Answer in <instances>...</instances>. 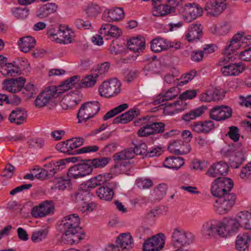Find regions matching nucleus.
Masks as SVG:
<instances>
[{
	"label": "nucleus",
	"instance_id": "nucleus-48",
	"mask_svg": "<svg viewBox=\"0 0 251 251\" xmlns=\"http://www.w3.org/2000/svg\"><path fill=\"white\" fill-rule=\"evenodd\" d=\"M43 168L48 171L52 170L53 173V176L56 173H57L58 171L60 169H62L59 160L57 161H52L48 164H46L44 165V168Z\"/></svg>",
	"mask_w": 251,
	"mask_h": 251
},
{
	"label": "nucleus",
	"instance_id": "nucleus-21",
	"mask_svg": "<svg viewBox=\"0 0 251 251\" xmlns=\"http://www.w3.org/2000/svg\"><path fill=\"white\" fill-rule=\"evenodd\" d=\"M27 117L26 111L23 108L19 107L16 108L11 112L9 120L11 123L21 125L26 121Z\"/></svg>",
	"mask_w": 251,
	"mask_h": 251
},
{
	"label": "nucleus",
	"instance_id": "nucleus-44",
	"mask_svg": "<svg viewBox=\"0 0 251 251\" xmlns=\"http://www.w3.org/2000/svg\"><path fill=\"white\" fill-rule=\"evenodd\" d=\"M153 15L154 16H163L171 11V7L168 4H159L153 6Z\"/></svg>",
	"mask_w": 251,
	"mask_h": 251
},
{
	"label": "nucleus",
	"instance_id": "nucleus-29",
	"mask_svg": "<svg viewBox=\"0 0 251 251\" xmlns=\"http://www.w3.org/2000/svg\"><path fill=\"white\" fill-rule=\"evenodd\" d=\"M173 47V45L169 44V42L166 40L161 38L154 39L151 41V49L154 52H159Z\"/></svg>",
	"mask_w": 251,
	"mask_h": 251
},
{
	"label": "nucleus",
	"instance_id": "nucleus-61",
	"mask_svg": "<svg viewBox=\"0 0 251 251\" xmlns=\"http://www.w3.org/2000/svg\"><path fill=\"white\" fill-rule=\"evenodd\" d=\"M240 176L243 179L251 177V163H249L247 166L242 168Z\"/></svg>",
	"mask_w": 251,
	"mask_h": 251
},
{
	"label": "nucleus",
	"instance_id": "nucleus-41",
	"mask_svg": "<svg viewBox=\"0 0 251 251\" xmlns=\"http://www.w3.org/2000/svg\"><path fill=\"white\" fill-rule=\"evenodd\" d=\"M12 15L20 20H24L26 19L29 14V8L25 6L24 8L14 7L11 9Z\"/></svg>",
	"mask_w": 251,
	"mask_h": 251
},
{
	"label": "nucleus",
	"instance_id": "nucleus-34",
	"mask_svg": "<svg viewBox=\"0 0 251 251\" xmlns=\"http://www.w3.org/2000/svg\"><path fill=\"white\" fill-rule=\"evenodd\" d=\"M176 94H172L170 92L167 91L164 95H159L157 99L154 101L155 104H161L162 105H166L167 107L176 106L179 104V101H176L172 103H165L166 101L175 99Z\"/></svg>",
	"mask_w": 251,
	"mask_h": 251
},
{
	"label": "nucleus",
	"instance_id": "nucleus-25",
	"mask_svg": "<svg viewBox=\"0 0 251 251\" xmlns=\"http://www.w3.org/2000/svg\"><path fill=\"white\" fill-rule=\"evenodd\" d=\"M100 33L104 36L118 37L122 33L121 30L117 26L111 24H103L100 29Z\"/></svg>",
	"mask_w": 251,
	"mask_h": 251
},
{
	"label": "nucleus",
	"instance_id": "nucleus-8",
	"mask_svg": "<svg viewBox=\"0 0 251 251\" xmlns=\"http://www.w3.org/2000/svg\"><path fill=\"white\" fill-rule=\"evenodd\" d=\"M89 191L86 189V185H80L78 189L72 195V198L75 202L82 205L81 211L91 212L93 210V204L86 202L89 198Z\"/></svg>",
	"mask_w": 251,
	"mask_h": 251
},
{
	"label": "nucleus",
	"instance_id": "nucleus-14",
	"mask_svg": "<svg viewBox=\"0 0 251 251\" xmlns=\"http://www.w3.org/2000/svg\"><path fill=\"white\" fill-rule=\"evenodd\" d=\"M54 206L51 201H45L38 206L34 207L31 211L32 215L35 218L46 216L53 212Z\"/></svg>",
	"mask_w": 251,
	"mask_h": 251
},
{
	"label": "nucleus",
	"instance_id": "nucleus-32",
	"mask_svg": "<svg viewBox=\"0 0 251 251\" xmlns=\"http://www.w3.org/2000/svg\"><path fill=\"white\" fill-rule=\"evenodd\" d=\"M221 154L225 157L228 158V162L232 167H234L235 158V146L234 144H228L220 151Z\"/></svg>",
	"mask_w": 251,
	"mask_h": 251
},
{
	"label": "nucleus",
	"instance_id": "nucleus-15",
	"mask_svg": "<svg viewBox=\"0 0 251 251\" xmlns=\"http://www.w3.org/2000/svg\"><path fill=\"white\" fill-rule=\"evenodd\" d=\"M218 1V0H211L207 3L205 10L209 16L217 17L226 8V3Z\"/></svg>",
	"mask_w": 251,
	"mask_h": 251
},
{
	"label": "nucleus",
	"instance_id": "nucleus-42",
	"mask_svg": "<svg viewBox=\"0 0 251 251\" xmlns=\"http://www.w3.org/2000/svg\"><path fill=\"white\" fill-rule=\"evenodd\" d=\"M230 29L229 25L226 23H224L219 26L213 25L210 27L211 32L213 34L218 35H224L226 34L229 32Z\"/></svg>",
	"mask_w": 251,
	"mask_h": 251
},
{
	"label": "nucleus",
	"instance_id": "nucleus-49",
	"mask_svg": "<svg viewBox=\"0 0 251 251\" xmlns=\"http://www.w3.org/2000/svg\"><path fill=\"white\" fill-rule=\"evenodd\" d=\"M86 12L90 17H95L100 12V7L97 4L91 3L86 9Z\"/></svg>",
	"mask_w": 251,
	"mask_h": 251
},
{
	"label": "nucleus",
	"instance_id": "nucleus-45",
	"mask_svg": "<svg viewBox=\"0 0 251 251\" xmlns=\"http://www.w3.org/2000/svg\"><path fill=\"white\" fill-rule=\"evenodd\" d=\"M84 139L80 137L73 138L69 140H68V143H69V148L71 149V152H74L75 154L78 153V150L73 151L75 149H76L84 143Z\"/></svg>",
	"mask_w": 251,
	"mask_h": 251
},
{
	"label": "nucleus",
	"instance_id": "nucleus-58",
	"mask_svg": "<svg viewBox=\"0 0 251 251\" xmlns=\"http://www.w3.org/2000/svg\"><path fill=\"white\" fill-rule=\"evenodd\" d=\"M153 134L163 133L164 131L165 124L162 122L151 121Z\"/></svg>",
	"mask_w": 251,
	"mask_h": 251
},
{
	"label": "nucleus",
	"instance_id": "nucleus-13",
	"mask_svg": "<svg viewBox=\"0 0 251 251\" xmlns=\"http://www.w3.org/2000/svg\"><path fill=\"white\" fill-rule=\"evenodd\" d=\"M181 12L184 20L190 23L197 17L201 16L203 10L197 4H189L181 8Z\"/></svg>",
	"mask_w": 251,
	"mask_h": 251
},
{
	"label": "nucleus",
	"instance_id": "nucleus-63",
	"mask_svg": "<svg viewBox=\"0 0 251 251\" xmlns=\"http://www.w3.org/2000/svg\"><path fill=\"white\" fill-rule=\"evenodd\" d=\"M22 93L26 95L28 98H31L35 93V89L34 85L31 83L27 84L24 89Z\"/></svg>",
	"mask_w": 251,
	"mask_h": 251
},
{
	"label": "nucleus",
	"instance_id": "nucleus-20",
	"mask_svg": "<svg viewBox=\"0 0 251 251\" xmlns=\"http://www.w3.org/2000/svg\"><path fill=\"white\" fill-rule=\"evenodd\" d=\"M192 130L197 133H209L215 127L213 121L206 120L193 123L191 125Z\"/></svg>",
	"mask_w": 251,
	"mask_h": 251
},
{
	"label": "nucleus",
	"instance_id": "nucleus-59",
	"mask_svg": "<svg viewBox=\"0 0 251 251\" xmlns=\"http://www.w3.org/2000/svg\"><path fill=\"white\" fill-rule=\"evenodd\" d=\"M152 185L153 183L150 179H138L136 180V185L141 189L150 188Z\"/></svg>",
	"mask_w": 251,
	"mask_h": 251
},
{
	"label": "nucleus",
	"instance_id": "nucleus-54",
	"mask_svg": "<svg viewBox=\"0 0 251 251\" xmlns=\"http://www.w3.org/2000/svg\"><path fill=\"white\" fill-rule=\"evenodd\" d=\"M197 90H188L184 92L182 94L179 95V98L181 100L180 101L183 104V100H185L187 99H192L195 98L197 95Z\"/></svg>",
	"mask_w": 251,
	"mask_h": 251
},
{
	"label": "nucleus",
	"instance_id": "nucleus-38",
	"mask_svg": "<svg viewBox=\"0 0 251 251\" xmlns=\"http://www.w3.org/2000/svg\"><path fill=\"white\" fill-rule=\"evenodd\" d=\"M32 171L35 174V178L41 180L49 179L53 176V173L51 170L48 171L43 168L37 167L33 169Z\"/></svg>",
	"mask_w": 251,
	"mask_h": 251
},
{
	"label": "nucleus",
	"instance_id": "nucleus-19",
	"mask_svg": "<svg viewBox=\"0 0 251 251\" xmlns=\"http://www.w3.org/2000/svg\"><path fill=\"white\" fill-rule=\"evenodd\" d=\"M203 35L202 26L200 24H192L188 28V33L186 35L189 42L200 40Z\"/></svg>",
	"mask_w": 251,
	"mask_h": 251
},
{
	"label": "nucleus",
	"instance_id": "nucleus-6",
	"mask_svg": "<svg viewBox=\"0 0 251 251\" xmlns=\"http://www.w3.org/2000/svg\"><path fill=\"white\" fill-rule=\"evenodd\" d=\"M100 109V104L98 101H88L82 104L77 115L78 123H82L93 117Z\"/></svg>",
	"mask_w": 251,
	"mask_h": 251
},
{
	"label": "nucleus",
	"instance_id": "nucleus-18",
	"mask_svg": "<svg viewBox=\"0 0 251 251\" xmlns=\"http://www.w3.org/2000/svg\"><path fill=\"white\" fill-rule=\"evenodd\" d=\"M220 225H222L223 237L231 236L235 233V218L233 217H227L223 221H220Z\"/></svg>",
	"mask_w": 251,
	"mask_h": 251
},
{
	"label": "nucleus",
	"instance_id": "nucleus-9",
	"mask_svg": "<svg viewBox=\"0 0 251 251\" xmlns=\"http://www.w3.org/2000/svg\"><path fill=\"white\" fill-rule=\"evenodd\" d=\"M121 85V83L117 78L104 81L100 86V94L105 98L113 97L120 92Z\"/></svg>",
	"mask_w": 251,
	"mask_h": 251
},
{
	"label": "nucleus",
	"instance_id": "nucleus-64",
	"mask_svg": "<svg viewBox=\"0 0 251 251\" xmlns=\"http://www.w3.org/2000/svg\"><path fill=\"white\" fill-rule=\"evenodd\" d=\"M209 90L211 93L213 97L212 99L214 101H219L224 97L220 89H218V88H214Z\"/></svg>",
	"mask_w": 251,
	"mask_h": 251
},
{
	"label": "nucleus",
	"instance_id": "nucleus-12",
	"mask_svg": "<svg viewBox=\"0 0 251 251\" xmlns=\"http://www.w3.org/2000/svg\"><path fill=\"white\" fill-rule=\"evenodd\" d=\"M232 113V109L228 106L216 105L210 109L209 118L213 120L220 122L230 118Z\"/></svg>",
	"mask_w": 251,
	"mask_h": 251
},
{
	"label": "nucleus",
	"instance_id": "nucleus-24",
	"mask_svg": "<svg viewBox=\"0 0 251 251\" xmlns=\"http://www.w3.org/2000/svg\"><path fill=\"white\" fill-rule=\"evenodd\" d=\"M151 118L148 117H143L134 122L135 125L138 126L140 125L139 123L140 121L142 120L145 121L143 126L141 127L137 132V134L139 137H146L153 134L151 121H150ZM143 125V124H141V125Z\"/></svg>",
	"mask_w": 251,
	"mask_h": 251
},
{
	"label": "nucleus",
	"instance_id": "nucleus-16",
	"mask_svg": "<svg viewBox=\"0 0 251 251\" xmlns=\"http://www.w3.org/2000/svg\"><path fill=\"white\" fill-rule=\"evenodd\" d=\"M25 81V78L24 77H19L5 80L3 84L6 90L12 93H16L22 90L24 88Z\"/></svg>",
	"mask_w": 251,
	"mask_h": 251
},
{
	"label": "nucleus",
	"instance_id": "nucleus-55",
	"mask_svg": "<svg viewBox=\"0 0 251 251\" xmlns=\"http://www.w3.org/2000/svg\"><path fill=\"white\" fill-rule=\"evenodd\" d=\"M15 170V167L11 164L8 163L2 171L0 176L4 177L11 178L14 175Z\"/></svg>",
	"mask_w": 251,
	"mask_h": 251
},
{
	"label": "nucleus",
	"instance_id": "nucleus-37",
	"mask_svg": "<svg viewBox=\"0 0 251 251\" xmlns=\"http://www.w3.org/2000/svg\"><path fill=\"white\" fill-rule=\"evenodd\" d=\"M181 141H174L173 142L169 144L168 147V151L173 154L177 155L187 154L191 150L189 145L187 146L186 151H184V150H180V149H177L178 145H181Z\"/></svg>",
	"mask_w": 251,
	"mask_h": 251
},
{
	"label": "nucleus",
	"instance_id": "nucleus-36",
	"mask_svg": "<svg viewBox=\"0 0 251 251\" xmlns=\"http://www.w3.org/2000/svg\"><path fill=\"white\" fill-rule=\"evenodd\" d=\"M236 240V250L239 251H248V244L251 238L247 233L239 234Z\"/></svg>",
	"mask_w": 251,
	"mask_h": 251
},
{
	"label": "nucleus",
	"instance_id": "nucleus-35",
	"mask_svg": "<svg viewBox=\"0 0 251 251\" xmlns=\"http://www.w3.org/2000/svg\"><path fill=\"white\" fill-rule=\"evenodd\" d=\"M184 164V159L181 157L171 156L167 157L163 162L165 167L177 170Z\"/></svg>",
	"mask_w": 251,
	"mask_h": 251
},
{
	"label": "nucleus",
	"instance_id": "nucleus-30",
	"mask_svg": "<svg viewBox=\"0 0 251 251\" xmlns=\"http://www.w3.org/2000/svg\"><path fill=\"white\" fill-rule=\"evenodd\" d=\"M58 6L55 3H48L42 5L37 11V16L40 18L47 17L49 15L54 13L57 9Z\"/></svg>",
	"mask_w": 251,
	"mask_h": 251
},
{
	"label": "nucleus",
	"instance_id": "nucleus-53",
	"mask_svg": "<svg viewBox=\"0 0 251 251\" xmlns=\"http://www.w3.org/2000/svg\"><path fill=\"white\" fill-rule=\"evenodd\" d=\"M71 183L70 181L62 180L61 181H58L56 183L54 186L51 187V190H54L58 189L59 190H64L65 189H69L71 188Z\"/></svg>",
	"mask_w": 251,
	"mask_h": 251
},
{
	"label": "nucleus",
	"instance_id": "nucleus-23",
	"mask_svg": "<svg viewBox=\"0 0 251 251\" xmlns=\"http://www.w3.org/2000/svg\"><path fill=\"white\" fill-rule=\"evenodd\" d=\"M140 113L139 110L137 108L130 109L128 111L122 114L113 120V124H127L137 117Z\"/></svg>",
	"mask_w": 251,
	"mask_h": 251
},
{
	"label": "nucleus",
	"instance_id": "nucleus-27",
	"mask_svg": "<svg viewBox=\"0 0 251 251\" xmlns=\"http://www.w3.org/2000/svg\"><path fill=\"white\" fill-rule=\"evenodd\" d=\"M127 47L134 52H140L144 50L145 39L141 36L133 37L127 41Z\"/></svg>",
	"mask_w": 251,
	"mask_h": 251
},
{
	"label": "nucleus",
	"instance_id": "nucleus-4",
	"mask_svg": "<svg viewBox=\"0 0 251 251\" xmlns=\"http://www.w3.org/2000/svg\"><path fill=\"white\" fill-rule=\"evenodd\" d=\"M233 185V182L230 178L218 177L212 182L210 191L214 197L219 198H224L226 195L234 194L229 193Z\"/></svg>",
	"mask_w": 251,
	"mask_h": 251
},
{
	"label": "nucleus",
	"instance_id": "nucleus-51",
	"mask_svg": "<svg viewBox=\"0 0 251 251\" xmlns=\"http://www.w3.org/2000/svg\"><path fill=\"white\" fill-rule=\"evenodd\" d=\"M168 187L166 184H160L155 188L154 192L156 198L160 200L166 194Z\"/></svg>",
	"mask_w": 251,
	"mask_h": 251
},
{
	"label": "nucleus",
	"instance_id": "nucleus-47",
	"mask_svg": "<svg viewBox=\"0 0 251 251\" xmlns=\"http://www.w3.org/2000/svg\"><path fill=\"white\" fill-rule=\"evenodd\" d=\"M160 64L157 61H152L144 67V70L147 72H151L153 74H157L159 72Z\"/></svg>",
	"mask_w": 251,
	"mask_h": 251
},
{
	"label": "nucleus",
	"instance_id": "nucleus-7",
	"mask_svg": "<svg viewBox=\"0 0 251 251\" xmlns=\"http://www.w3.org/2000/svg\"><path fill=\"white\" fill-rule=\"evenodd\" d=\"M55 86H50L42 91L37 97L34 104L36 107L40 108L46 106L52 101L54 98L59 97L61 92H58Z\"/></svg>",
	"mask_w": 251,
	"mask_h": 251
},
{
	"label": "nucleus",
	"instance_id": "nucleus-57",
	"mask_svg": "<svg viewBox=\"0 0 251 251\" xmlns=\"http://www.w3.org/2000/svg\"><path fill=\"white\" fill-rule=\"evenodd\" d=\"M237 54L239 58L243 61H251V47L245 49Z\"/></svg>",
	"mask_w": 251,
	"mask_h": 251
},
{
	"label": "nucleus",
	"instance_id": "nucleus-40",
	"mask_svg": "<svg viewBox=\"0 0 251 251\" xmlns=\"http://www.w3.org/2000/svg\"><path fill=\"white\" fill-rule=\"evenodd\" d=\"M98 75L97 74L86 76L78 84L79 88L91 87L95 85L97 82Z\"/></svg>",
	"mask_w": 251,
	"mask_h": 251
},
{
	"label": "nucleus",
	"instance_id": "nucleus-62",
	"mask_svg": "<svg viewBox=\"0 0 251 251\" xmlns=\"http://www.w3.org/2000/svg\"><path fill=\"white\" fill-rule=\"evenodd\" d=\"M239 99V104L241 106L251 108V95L246 96H240Z\"/></svg>",
	"mask_w": 251,
	"mask_h": 251
},
{
	"label": "nucleus",
	"instance_id": "nucleus-5",
	"mask_svg": "<svg viewBox=\"0 0 251 251\" xmlns=\"http://www.w3.org/2000/svg\"><path fill=\"white\" fill-rule=\"evenodd\" d=\"M223 229L220 220L211 219L203 224L201 233L203 237L207 239L224 238Z\"/></svg>",
	"mask_w": 251,
	"mask_h": 251
},
{
	"label": "nucleus",
	"instance_id": "nucleus-10",
	"mask_svg": "<svg viewBox=\"0 0 251 251\" xmlns=\"http://www.w3.org/2000/svg\"><path fill=\"white\" fill-rule=\"evenodd\" d=\"M235 195H226L225 197L219 198L215 201L214 210L220 215L228 213L235 204Z\"/></svg>",
	"mask_w": 251,
	"mask_h": 251
},
{
	"label": "nucleus",
	"instance_id": "nucleus-43",
	"mask_svg": "<svg viewBox=\"0 0 251 251\" xmlns=\"http://www.w3.org/2000/svg\"><path fill=\"white\" fill-rule=\"evenodd\" d=\"M249 46L247 42V38L245 37V33L240 31L236 33V50L246 49Z\"/></svg>",
	"mask_w": 251,
	"mask_h": 251
},
{
	"label": "nucleus",
	"instance_id": "nucleus-28",
	"mask_svg": "<svg viewBox=\"0 0 251 251\" xmlns=\"http://www.w3.org/2000/svg\"><path fill=\"white\" fill-rule=\"evenodd\" d=\"M110 183L107 181L106 184L98 188L96 191V195L101 200L110 201L112 200L114 192L112 188H110Z\"/></svg>",
	"mask_w": 251,
	"mask_h": 251
},
{
	"label": "nucleus",
	"instance_id": "nucleus-56",
	"mask_svg": "<svg viewBox=\"0 0 251 251\" xmlns=\"http://www.w3.org/2000/svg\"><path fill=\"white\" fill-rule=\"evenodd\" d=\"M215 165V169L220 173L221 176L226 175L227 173L228 166L227 164L223 161H219L214 163Z\"/></svg>",
	"mask_w": 251,
	"mask_h": 251
},
{
	"label": "nucleus",
	"instance_id": "nucleus-3",
	"mask_svg": "<svg viewBox=\"0 0 251 251\" xmlns=\"http://www.w3.org/2000/svg\"><path fill=\"white\" fill-rule=\"evenodd\" d=\"M229 44L226 46L223 54L224 58L223 62H226L224 64V66L221 68V71L225 76L235 75V35L228 41Z\"/></svg>",
	"mask_w": 251,
	"mask_h": 251
},
{
	"label": "nucleus",
	"instance_id": "nucleus-50",
	"mask_svg": "<svg viewBox=\"0 0 251 251\" xmlns=\"http://www.w3.org/2000/svg\"><path fill=\"white\" fill-rule=\"evenodd\" d=\"M47 232L45 230L37 231L33 232L31 239L34 243L42 241L47 237Z\"/></svg>",
	"mask_w": 251,
	"mask_h": 251
},
{
	"label": "nucleus",
	"instance_id": "nucleus-17",
	"mask_svg": "<svg viewBox=\"0 0 251 251\" xmlns=\"http://www.w3.org/2000/svg\"><path fill=\"white\" fill-rule=\"evenodd\" d=\"M125 13L122 8L116 7L105 10L102 14V19L108 22L118 21L123 19Z\"/></svg>",
	"mask_w": 251,
	"mask_h": 251
},
{
	"label": "nucleus",
	"instance_id": "nucleus-26",
	"mask_svg": "<svg viewBox=\"0 0 251 251\" xmlns=\"http://www.w3.org/2000/svg\"><path fill=\"white\" fill-rule=\"evenodd\" d=\"M116 242L119 248L122 249L123 251L125 249L129 250L134 245L132 237L128 233L120 234L117 237Z\"/></svg>",
	"mask_w": 251,
	"mask_h": 251
},
{
	"label": "nucleus",
	"instance_id": "nucleus-33",
	"mask_svg": "<svg viewBox=\"0 0 251 251\" xmlns=\"http://www.w3.org/2000/svg\"><path fill=\"white\" fill-rule=\"evenodd\" d=\"M207 109V107L204 105L197 107L183 114L182 119L186 122L194 120L202 115Z\"/></svg>",
	"mask_w": 251,
	"mask_h": 251
},
{
	"label": "nucleus",
	"instance_id": "nucleus-60",
	"mask_svg": "<svg viewBox=\"0 0 251 251\" xmlns=\"http://www.w3.org/2000/svg\"><path fill=\"white\" fill-rule=\"evenodd\" d=\"M134 149L136 155H142L145 154L146 156H147L148 149L146 143H142L135 145Z\"/></svg>",
	"mask_w": 251,
	"mask_h": 251
},
{
	"label": "nucleus",
	"instance_id": "nucleus-1",
	"mask_svg": "<svg viewBox=\"0 0 251 251\" xmlns=\"http://www.w3.org/2000/svg\"><path fill=\"white\" fill-rule=\"evenodd\" d=\"M80 218L76 214H72L64 217L60 225V229L64 233L61 237L63 242L72 244L78 243L84 238V234L79 226Z\"/></svg>",
	"mask_w": 251,
	"mask_h": 251
},
{
	"label": "nucleus",
	"instance_id": "nucleus-46",
	"mask_svg": "<svg viewBox=\"0 0 251 251\" xmlns=\"http://www.w3.org/2000/svg\"><path fill=\"white\" fill-rule=\"evenodd\" d=\"M250 213L247 211H241L236 214V225L240 227H244Z\"/></svg>",
	"mask_w": 251,
	"mask_h": 251
},
{
	"label": "nucleus",
	"instance_id": "nucleus-39",
	"mask_svg": "<svg viewBox=\"0 0 251 251\" xmlns=\"http://www.w3.org/2000/svg\"><path fill=\"white\" fill-rule=\"evenodd\" d=\"M136 154L134 149L129 148L116 153L113 155V159L115 161H119L126 159H130L134 157Z\"/></svg>",
	"mask_w": 251,
	"mask_h": 251
},
{
	"label": "nucleus",
	"instance_id": "nucleus-22",
	"mask_svg": "<svg viewBox=\"0 0 251 251\" xmlns=\"http://www.w3.org/2000/svg\"><path fill=\"white\" fill-rule=\"evenodd\" d=\"M112 177V175L110 174L99 175L90 179L84 185H86V188H94L97 186L106 184Z\"/></svg>",
	"mask_w": 251,
	"mask_h": 251
},
{
	"label": "nucleus",
	"instance_id": "nucleus-31",
	"mask_svg": "<svg viewBox=\"0 0 251 251\" xmlns=\"http://www.w3.org/2000/svg\"><path fill=\"white\" fill-rule=\"evenodd\" d=\"M18 45L21 51L27 53L34 48L36 41L31 36H25L20 38Z\"/></svg>",
	"mask_w": 251,
	"mask_h": 251
},
{
	"label": "nucleus",
	"instance_id": "nucleus-11",
	"mask_svg": "<svg viewBox=\"0 0 251 251\" xmlns=\"http://www.w3.org/2000/svg\"><path fill=\"white\" fill-rule=\"evenodd\" d=\"M165 235L159 233L147 239L143 245V251H158L161 250L165 245Z\"/></svg>",
	"mask_w": 251,
	"mask_h": 251
},
{
	"label": "nucleus",
	"instance_id": "nucleus-2",
	"mask_svg": "<svg viewBox=\"0 0 251 251\" xmlns=\"http://www.w3.org/2000/svg\"><path fill=\"white\" fill-rule=\"evenodd\" d=\"M111 160L109 157L98 158L86 160L85 162L74 165L69 168L67 175L70 178L78 179L90 175L94 168L106 166Z\"/></svg>",
	"mask_w": 251,
	"mask_h": 251
},
{
	"label": "nucleus",
	"instance_id": "nucleus-52",
	"mask_svg": "<svg viewBox=\"0 0 251 251\" xmlns=\"http://www.w3.org/2000/svg\"><path fill=\"white\" fill-rule=\"evenodd\" d=\"M56 149L59 151L67 153L68 154H74V152H71V149L69 148L68 140L58 143L56 145Z\"/></svg>",
	"mask_w": 251,
	"mask_h": 251
}]
</instances>
